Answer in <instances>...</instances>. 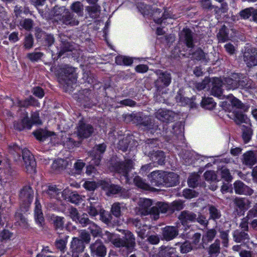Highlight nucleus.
Returning a JSON list of instances; mask_svg holds the SVG:
<instances>
[{"mask_svg":"<svg viewBox=\"0 0 257 257\" xmlns=\"http://www.w3.org/2000/svg\"><path fill=\"white\" fill-rule=\"evenodd\" d=\"M9 152L14 156L15 161H20L22 159L26 169V171L29 173H35L36 162L34 156L27 149H21L17 144H14L9 146Z\"/></svg>","mask_w":257,"mask_h":257,"instance_id":"1","label":"nucleus"},{"mask_svg":"<svg viewBox=\"0 0 257 257\" xmlns=\"http://www.w3.org/2000/svg\"><path fill=\"white\" fill-rule=\"evenodd\" d=\"M178 219L185 229L189 228L192 223L198 222L203 227H206L208 224V221L205 215L200 212L196 214L188 210L182 211L178 215Z\"/></svg>","mask_w":257,"mask_h":257,"instance_id":"2","label":"nucleus"},{"mask_svg":"<svg viewBox=\"0 0 257 257\" xmlns=\"http://www.w3.org/2000/svg\"><path fill=\"white\" fill-rule=\"evenodd\" d=\"M133 123L151 133H154L157 130L161 131L158 122L150 116H142L140 113H134Z\"/></svg>","mask_w":257,"mask_h":257,"instance_id":"3","label":"nucleus"},{"mask_svg":"<svg viewBox=\"0 0 257 257\" xmlns=\"http://www.w3.org/2000/svg\"><path fill=\"white\" fill-rule=\"evenodd\" d=\"M156 74L158 78L154 83L155 93L156 95H160L164 93V89L171 84L172 76L170 72L161 70H157Z\"/></svg>","mask_w":257,"mask_h":257,"instance_id":"4","label":"nucleus"},{"mask_svg":"<svg viewBox=\"0 0 257 257\" xmlns=\"http://www.w3.org/2000/svg\"><path fill=\"white\" fill-rule=\"evenodd\" d=\"M121 233L123 236L118 237L117 247H124L129 252L135 250L136 242L134 234L128 230H122Z\"/></svg>","mask_w":257,"mask_h":257,"instance_id":"5","label":"nucleus"},{"mask_svg":"<svg viewBox=\"0 0 257 257\" xmlns=\"http://www.w3.org/2000/svg\"><path fill=\"white\" fill-rule=\"evenodd\" d=\"M94 127L83 119L80 120L76 127V131L74 134L76 135L79 140L82 141L92 136L94 133Z\"/></svg>","mask_w":257,"mask_h":257,"instance_id":"6","label":"nucleus"},{"mask_svg":"<svg viewBox=\"0 0 257 257\" xmlns=\"http://www.w3.org/2000/svg\"><path fill=\"white\" fill-rule=\"evenodd\" d=\"M61 44L60 46V50L56 55L52 54L53 59L55 61L57 60L65 53L67 52H72L75 49L74 43L71 41L70 38L64 34H60L59 35Z\"/></svg>","mask_w":257,"mask_h":257,"instance_id":"7","label":"nucleus"},{"mask_svg":"<svg viewBox=\"0 0 257 257\" xmlns=\"http://www.w3.org/2000/svg\"><path fill=\"white\" fill-rule=\"evenodd\" d=\"M59 67L62 79L68 86H71L76 83V76L74 67L67 64H62Z\"/></svg>","mask_w":257,"mask_h":257,"instance_id":"8","label":"nucleus"},{"mask_svg":"<svg viewBox=\"0 0 257 257\" xmlns=\"http://www.w3.org/2000/svg\"><path fill=\"white\" fill-rule=\"evenodd\" d=\"M85 245L81 239L78 237H73L71 242L69 250L66 254L60 257H79L80 253L83 252Z\"/></svg>","mask_w":257,"mask_h":257,"instance_id":"9","label":"nucleus"},{"mask_svg":"<svg viewBox=\"0 0 257 257\" xmlns=\"http://www.w3.org/2000/svg\"><path fill=\"white\" fill-rule=\"evenodd\" d=\"M112 166L117 173L125 177L126 182L128 183V173L134 168L133 161L131 159H126L124 161L116 162Z\"/></svg>","mask_w":257,"mask_h":257,"instance_id":"10","label":"nucleus"},{"mask_svg":"<svg viewBox=\"0 0 257 257\" xmlns=\"http://www.w3.org/2000/svg\"><path fill=\"white\" fill-rule=\"evenodd\" d=\"M152 201L151 199L147 198H140L138 202V205L134 211L136 214L141 216L149 214L153 215Z\"/></svg>","mask_w":257,"mask_h":257,"instance_id":"11","label":"nucleus"},{"mask_svg":"<svg viewBox=\"0 0 257 257\" xmlns=\"http://www.w3.org/2000/svg\"><path fill=\"white\" fill-rule=\"evenodd\" d=\"M34 197V191L30 186L24 187L20 192L19 198L22 206L27 210L31 203Z\"/></svg>","mask_w":257,"mask_h":257,"instance_id":"12","label":"nucleus"},{"mask_svg":"<svg viewBox=\"0 0 257 257\" xmlns=\"http://www.w3.org/2000/svg\"><path fill=\"white\" fill-rule=\"evenodd\" d=\"M91 254L94 257H105L107 248L100 239H96L89 245Z\"/></svg>","mask_w":257,"mask_h":257,"instance_id":"13","label":"nucleus"},{"mask_svg":"<svg viewBox=\"0 0 257 257\" xmlns=\"http://www.w3.org/2000/svg\"><path fill=\"white\" fill-rule=\"evenodd\" d=\"M154 115L158 119L166 123L173 121L176 116L174 111L165 108L158 109Z\"/></svg>","mask_w":257,"mask_h":257,"instance_id":"14","label":"nucleus"},{"mask_svg":"<svg viewBox=\"0 0 257 257\" xmlns=\"http://www.w3.org/2000/svg\"><path fill=\"white\" fill-rule=\"evenodd\" d=\"M243 60L248 67L257 65V49L253 48L245 49Z\"/></svg>","mask_w":257,"mask_h":257,"instance_id":"15","label":"nucleus"},{"mask_svg":"<svg viewBox=\"0 0 257 257\" xmlns=\"http://www.w3.org/2000/svg\"><path fill=\"white\" fill-rule=\"evenodd\" d=\"M239 77H241V73H233L229 77H224L222 80L223 87L227 90H234L238 88Z\"/></svg>","mask_w":257,"mask_h":257,"instance_id":"16","label":"nucleus"},{"mask_svg":"<svg viewBox=\"0 0 257 257\" xmlns=\"http://www.w3.org/2000/svg\"><path fill=\"white\" fill-rule=\"evenodd\" d=\"M58 237L56 238L54 246L57 250L64 253L67 248V244L69 236L65 233L58 232Z\"/></svg>","mask_w":257,"mask_h":257,"instance_id":"17","label":"nucleus"},{"mask_svg":"<svg viewBox=\"0 0 257 257\" xmlns=\"http://www.w3.org/2000/svg\"><path fill=\"white\" fill-rule=\"evenodd\" d=\"M179 226H166L162 229L163 239L170 241L176 238L179 234Z\"/></svg>","mask_w":257,"mask_h":257,"instance_id":"18","label":"nucleus"},{"mask_svg":"<svg viewBox=\"0 0 257 257\" xmlns=\"http://www.w3.org/2000/svg\"><path fill=\"white\" fill-rule=\"evenodd\" d=\"M233 188L236 194L250 196L253 193V190L244 184L240 180H237L233 183Z\"/></svg>","mask_w":257,"mask_h":257,"instance_id":"19","label":"nucleus"},{"mask_svg":"<svg viewBox=\"0 0 257 257\" xmlns=\"http://www.w3.org/2000/svg\"><path fill=\"white\" fill-rule=\"evenodd\" d=\"M165 172L156 171L152 172L149 176L152 185L157 187L163 186Z\"/></svg>","mask_w":257,"mask_h":257,"instance_id":"20","label":"nucleus"},{"mask_svg":"<svg viewBox=\"0 0 257 257\" xmlns=\"http://www.w3.org/2000/svg\"><path fill=\"white\" fill-rule=\"evenodd\" d=\"M59 20L63 24L66 25L74 26H77L79 24V21L77 20L76 16H75L73 12H70L69 10H67L63 16L59 18Z\"/></svg>","mask_w":257,"mask_h":257,"instance_id":"21","label":"nucleus"},{"mask_svg":"<svg viewBox=\"0 0 257 257\" xmlns=\"http://www.w3.org/2000/svg\"><path fill=\"white\" fill-rule=\"evenodd\" d=\"M176 100L177 102L180 103L181 105H184L190 104L191 107H196L197 104L194 102L196 98L195 96L191 98L186 97L184 96L183 90H179L175 97Z\"/></svg>","mask_w":257,"mask_h":257,"instance_id":"22","label":"nucleus"},{"mask_svg":"<svg viewBox=\"0 0 257 257\" xmlns=\"http://www.w3.org/2000/svg\"><path fill=\"white\" fill-rule=\"evenodd\" d=\"M180 39L185 43L188 48H193L194 47L193 33L189 28L183 29L181 32Z\"/></svg>","mask_w":257,"mask_h":257,"instance_id":"23","label":"nucleus"},{"mask_svg":"<svg viewBox=\"0 0 257 257\" xmlns=\"http://www.w3.org/2000/svg\"><path fill=\"white\" fill-rule=\"evenodd\" d=\"M257 162V154L253 151H249L242 155V162L245 166L252 167Z\"/></svg>","mask_w":257,"mask_h":257,"instance_id":"24","label":"nucleus"},{"mask_svg":"<svg viewBox=\"0 0 257 257\" xmlns=\"http://www.w3.org/2000/svg\"><path fill=\"white\" fill-rule=\"evenodd\" d=\"M240 128L241 132V138L244 144H247L251 140L253 135V130L251 124L249 122L247 125H240Z\"/></svg>","mask_w":257,"mask_h":257,"instance_id":"25","label":"nucleus"},{"mask_svg":"<svg viewBox=\"0 0 257 257\" xmlns=\"http://www.w3.org/2000/svg\"><path fill=\"white\" fill-rule=\"evenodd\" d=\"M170 210V205L166 203L158 202L155 205L153 206V215L155 219L159 217L160 213H166Z\"/></svg>","mask_w":257,"mask_h":257,"instance_id":"26","label":"nucleus"},{"mask_svg":"<svg viewBox=\"0 0 257 257\" xmlns=\"http://www.w3.org/2000/svg\"><path fill=\"white\" fill-rule=\"evenodd\" d=\"M159 146V141L156 139H148L143 147V151L146 155L150 156L153 154V150Z\"/></svg>","mask_w":257,"mask_h":257,"instance_id":"27","label":"nucleus"},{"mask_svg":"<svg viewBox=\"0 0 257 257\" xmlns=\"http://www.w3.org/2000/svg\"><path fill=\"white\" fill-rule=\"evenodd\" d=\"M51 221L53 229L57 234L58 232L63 230L65 223L64 217L53 215L51 217Z\"/></svg>","mask_w":257,"mask_h":257,"instance_id":"28","label":"nucleus"},{"mask_svg":"<svg viewBox=\"0 0 257 257\" xmlns=\"http://www.w3.org/2000/svg\"><path fill=\"white\" fill-rule=\"evenodd\" d=\"M175 248L169 246H162L157 254L158 257H177Z\"/></svg>","mask_w":257,"mask_h":257,"instance_id":"29","label":"nucleus"},{"mask_svg":"<svg viewBox=\"0 0 257 257\" xmlns=\"http://www.w3.org/2000/svg\"><path fill=\"white\" fill-rule=\"evenodd\" d=\"M179 176L173 172L166 173L165 172L163 186L167 187L174 186L179 183Z\"/></svg>","mask_w":257,"mask_h":257,"instance_id":"30","label":"nucleus"},{"mask_svg":"<svg viewBox=\"0 0 257 257\" xmlns=\"http://www.w3.org/2000/svg\"><path fill=\"white\" fill-rule=\"evenodd\" d=\"M238 88L244 89H251L255 88V85L252 80L241 73V77H239L238 82Z\"/></svg>","mask_w":257,"mask_h":257,"instance_id":"31","label":"nucleus"},{"mask_svg":"<svg viewBox=\"0 0 257 257\" xmlns=\"http://www.w3.org/2000/svg\"><path fill=\"white\" fill-rule=\"evenodd\" d=\"M149 157L150 159L155 163L159 165L165 164V156L162 151L153 150V154Z\"/></svg>","mask_w":257,"mask_h":257,"instance_id":"32","label":"nucleus"},{"mask_svg":"<svg viewBox=\"0 0 257 257\" xmlns=\"http://www.w3.org/2000/svg\"><path fill=\"white\" fill-rule=\"evenodd\" d=\"M18 106L20 107H28L29 106H39L40 103L37 99L31 95L25 99L18 100Z\"/></svg>","mask_w":257,"mask_h":257,"instance_id":"33","label":"nucleus"},{"mask_svg":"<svg viewBox=\"0 0 257 257\" xmlns=\"http://www.w3.org/2000/svg\"><path fill=\"white\" fill-rule=\"evenodd\" d=\"M14 128L19 131H22L24 128L31 129L32 123L29 119L28 114L24 117L20 121H15L14 123Z\"/></svg>","mask_w":257,"mask_h":257,"instance_id":"34","label":"nucleus"},{"mask_svg":"<svg viewBox=\"0 0 257 257\" xmlns=\"http://www.w3.org/2000/svg\"><path fill=\"white\" fill-rule=\"evenodd\" d=\"M212 84L213 86L211 89L212 94L217 97L221 96L222 94V87H223L222 80L218 78H214Z\"/></svg>","mask_w":257,"mask_h":257,"instance_id":"35","label":"nucleus"},{"mask_svg":"<svg viewBox=\"0 0 257 257\" xmlns=\"http://www.w3.org/2000/svg\"><path fill=\"white\" fill-rule=\"evenodd\" d=\"M107 194L111 195L120 194L121 196H123V197H127L128 196L127 191L125 189L118 185H115L112 183L107 191Z\"/></svg>","mask_w":257,"mask_h":257,"instance_id":"36","label":"nucleus"},{"mask_svg":"<svg viewBox=\"0 0 257 257\" xmlns=\"http://www.w3.org/2000/svg\"><path fill=\"white\" fill-rule=\"evenodd\" d=\"M216 233V230L215 229L212 228L207 230L203 235L202 238V244L203 248H205V245H207L208 242L213 240L215 237Z\"/></svg>","mask_w":257,"mask_h":257,"instance_id":"37","label":"nucleus"},{"mask_svg":"<svg viewBox=\"0 0 257 257\" xmlns=\"http://www.w3.org/2000/svg\"><path fill=\"white\" fill-rule=\"evenodd\" d=\"M234 240L236 242H245L248 241L249 237L247 233L238 229L235 230L233 234Z\"/></svg>","mask_w":257,"mask_h":257,"instance_id":"38","label":"nucleus"},{"mask_svg":"<svg viewBox=\"0 0 257 257\" xmlns=\"http://www.w3.org/2000/svg\"><path fill=\"white\" fill-rule=\"evenodd\" d=\"M35 207L34 210L35 220L37 223L42 225L44 221V217L41 209V205L37 198L35 201Z\"/></svg>","mask_w":257,"mask_h":257,"instance_id":"39","label":"nucleus"},{"mask_svg":"<svg viewBox=\"0 0 257 257\" xmlns=\"http://www.w3.org/2000/svg\"><path fill=\"white\" fill-rule=\"evenodd\" d=\"M208 210L209 215V219H207L208 220H213V221H216L221 217V211L215 206L213 205H208Z\"/></svg>","mask_w":257,"mask_h":257,"instance_id":"40","label":"nucleus"},{"mask_svg":"<svg viewBox=\"0 0 257 257\" xmlns=\"http://www.w3.org/2000/svg\"><path fill=\"white\" fill-rule=\"evenodd\" d=\"M217 38L220 43H223L229 40V30L226 26L223 25L221 27L217 34Z\"/></svg>","mask_w":257,"mask_h":257,"instance_id":"41","label":"nucleus"},{"mask_svg":"<svg viewBox=\"0 0 257 257\" xmlns=\"http://www.w3.org/2000/svg\"><path fill=\"white\" fill-rule=\"evenodd\" d=\"M100 216V220H101L104 223L108 226H112L113 223L112 221V216L110 212L106 211L103 208L99 213Z\"/></svg>","mask_w":257,"mask_h":257,"instance_id":"42","label":"nucleus"},{"mask_svg":"<svg viewBox=\"0 0 257 257\" xmlns=\"http://www.w3.org/2000/svg\"><path fill=\"white\" fill-rule=\"evenodd\" d=\"M230 102L232 106L242 110L244 112H247L250 107L249 104H243L238 98L232 95L230 97Z\"/></svg>","mask_w":257,"mask_h":257,"instance_id":"43","label":"nucleus"},{"mask_svg":"<svg viewBox=\"0 0 257 257\" xmlns=\"http://www.w3.org/2000/svg\"><path fill=\"white\" fill-rule=\"evenodd\" d=\"M102 209L101 204H94L93 205L89 204L86 206V211L88 214L91 217H95L99 214Z\"/></svg>","mask_w":257,"mask_h":257,"instance_id":"44","label":"nucleus"},{"mask_svg":"<svg viewBox=\"0 0 257 257\" xmlns=\"http://www.w3.org/2000/svg\"><path fill=\"white\" fill-rule=\"evenodd\" d=\"M115 62L118 65L131 66L133 63V59L128 56L119 55L115 57Z\"/></svg>","mask_w":257,"mask_h":257,"instance_id":"45","label":"nucleus"},{"mask_svg":"<svg viewBox=\"0 0 257 257\" xmlns=\"http://www.w3.org/2000/svg\"><path fill=\"white\" fill-rule=\"evenodd\" d=\"M36 138L40 142H44L49 137L54 135V133L41 130L33 133Z\"/></svg>","mask_w":257,"mask_h":257,"instance_id":"46","label":"nucleus"},{"mask_svg":"<svg viewBox=\"0 0 257 257\" xmlns=\"http://www.w3.org/2000/svg\"><path fill=\"white\" fill-rule=\"evenodd\" d=\"M248 202V200L243 198L236 197L234 200V208L236 211H244L246 209V203Z\"/></svg>","mask_w":257,"mask_h":257,"instance_id":"47","label":"nucleus"},{"mask_svg":"<svg viewBox=\"0 0 257 257\" xmlns=\"http://www.w3.org/2000/svg\"><path fill=\"white\" fill-rule=\"evenodd\" d=\"M234 120L236 124L240 125L242 123L248 124L250 122V120L247 115L239 111L235 112L234 114Z\"/></svg>","mask_w":257,"mask_h":257,"instance_id":"48","label":"nucleus"},{"mask_svg":"<svg viewBox=\"0 0 257 257\" xmlns=\"http://www.w3.org/2000/svg\"><path fill=\"white\" fill-rule=\"evenodd\" d=\"M193 56L194 58L197 61H201L204 63L209 62V58L208 55L205 53L201 49L198 48L195 52L193 53Z\"/></svg>","mask_w":257,"mask_h":257,"instance_id":"49","label":"nucleus"},{"mask_svg":"<svg viewBox=\"0 0 257 257\" xmlns=\"http://www.w3.org/2000/svg\"><path fill=\"white\" fill-rule=\"evenodd\" d=\"M85 165V163L83 162L81 160H78L74 164V167L70 170L69 174L71 175L76 176L77 175H80L82 172V170Z\"/></svg>","mask_w":257,"mask_h":257,"instance_id":"50","label":"nucleus"},{"mask_svg":"<svg viewBox=\"0 0 257 257\" xmlns=\"http://www.w3.org/2000/svg\"><path fill=\"white\" fill-rule=\"evenodd\" d=\"M217 173L218 175L220 176V179H223L226 182H230L233 179L229 170L225 167H223L220 169L218 170Z\"/></svg>","mask_w":257,"mask_h":257,"instance_id":"51","label":"nucleus"},{"mask_svg":"<svg viewBox=\"0 0 257 257\" xmlns=\"http://www.w3.org/2000/svg\"><path fill=\"white\" fill-rule=\"evenodd\" d=\"M122 208V204L119 202H115L111 205L110 213L112 216H114L116 218H120L122 215L121 209Z\"/></svg>","mask_w":257,"mask_h":257,"instance_id":"52","label":"nucleus"},{"mask_svg":"<svg viewBox=\"0 0 257 257\" xmlns=\"http://www.w3.org/2000/svg\"><path fill=\"white\" fill-rule=\"evenodd\" d=\"M220 242L218 239H216L214 242L211 244L208 248V253L211 256H216L220 253Z\"/></svg>","mask_w":257,"mask_h":257,"instance_id":"53","label":"nucleus"},{"mask_svg":"<svg viewBox=\"0 0 257 257\" xmlns=\"http://www.w3.org/2000/svg\"><path fill=\"white\" fill-rule=\"evenodd\" d=\"M86 10L89 13V16L92 18H97L99 17L100 13V7L97 5L92 6H88Z\"/></svg>","mask_w":257,"mask_h":257,"instance_id":"54","label":"nucleus"},{"mask_svg":"<svg viewBox=\"0 0 257 257\" xmlns=\"http://www.w3.org/2000/svg\"><path fill=\"white\" fill-rule=\"evenodd\" d=\"M67 164L66 161L61 159H58L53 162L52 168L57 172H61L65 169Z\"/></svg>","mask_w":257,"mask_h":257,"instance_id":"55","label":"nucleus"},{"mask_svg":"<svg viewBox=\"0 0 257 257\" xmlns=\"http://www.w3.org/2000/svg\"><path fill=\"white\" fill-rule=\"evenodd\" d=\"M203 175L206 181L211 183H216L220 180L217 173L216 174L214 171H207Z\"/></svg>","mask_w":257,"mask_h":257,"instance_id":"56","label":"nucleus"},{"mask_svg":"<svg viewBox=\"0 0 257 257\" xmlns=\"http://www.w3.org/2000/svg\"><path fill=\"white\" fill-rule=\"evenodd\" d=\"M200 103L202 107L209 110H211L214 108L216 105V103L211 97L203 98Z\"/></svg>","mask_w":257,"mask_h":257,"instance_id":"57","label":"nucleus"},{"mask_svg":"<svg viewBox=\"0 0 257 257\" xmlns=\"http://www.w3.org/2000/svg\"><path fill=\"white\" fill-rule=\"evenodd\" d=\"M15 219L16 221V223L19 225L22 226L24 227H26L27 226V219L19 210L16 212L15 214Z\"/></svg>","mask_w":257,"mask_h":257,"instance_id":"58","label":"nucleus"},{"mask_svg":"<svg viewBox=\"0 0 257 257\" xmlns=\"http://www.w3.org/2000/svg\"><path fill=\"white\" fill-rule=\"evenodd\" d=\"M34 22L33 20L29 18H24L20 22V26L22 29L27 31H30L33 28Z\"/></svg>","mask_w":257,"mask_h":257,"instance_id":"59","label":"nucleus"},{"mask_svg":"<svg viewBox=\"0 0 257 257\" xmlns=\"http://www.w3.org/2000/svg\"><path fill=\"white\" fill-rule=\"evenodd\" d=\"M73 13H75L79 17H82L83 15V6L80 2L73 3L71 7Z\"/></svg>","mask_w":257,"mask_h":257,"instance_id":"60","label":"nucleus"},{"mask_svg":"<svg viewBox=\"0 0 257 257\" xmlns=\"http://www.w3.org/2000/svg\"><path fill=\"white\" fill-rule=\"evenodd\" d=\"M88 229L93 237L101 236V228L93 221L90 224V226H88Z\"/></svg>","mask_w":257,"mask_h":257,"instance_id":"61","label":"nucleus"},{"mask_svg":"<svg viewBox=\"0 0 257 257\" xmlns=\"http://www.w3.org/2000/svg\"><path fill=\"white\" fill-rule=\"evenodd\" d=\"M134 182L135 184L142 189L145 190H149L151 189V187L149 184L146 183L144 180L139 176H136L134 178Z\"/></svg>","mask_w":257,"mask_h":257,"instance_id":"62","label":"nucleus"},{"mask_svg":"<svg viewBox=\"0 0 257 257\" xmlns=\"http://www.w3.org/2000/svg\"><path fill=\"white\" fill-rule=\"evenodd\" d=\"M131 142V139L130 137L123 138L118 142L117 146V149L122 152L126 151Z\"/></svg>","mask_w":257,"mask_h":257,"instance_id":"63","label":"nucleus"},{"mask_svg":"<svg viewBox=\"0 0 257 257\" xmlns=\"http://www.w3.org/2000/svg\"><path fill=\"white\" fill-rule=\"evenodd\" d=\"M34 39L32 34H26L24 39L23 46L26 49H31L34 45Z\"/></svg>","mask_w":257,"mask_h":257,"instance_id":"64","label":"nucleus"}]
</instances>
